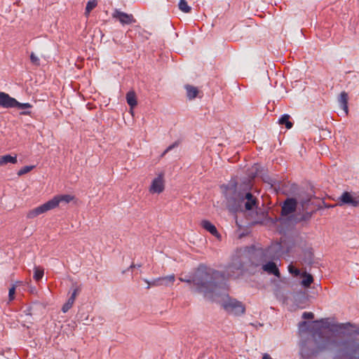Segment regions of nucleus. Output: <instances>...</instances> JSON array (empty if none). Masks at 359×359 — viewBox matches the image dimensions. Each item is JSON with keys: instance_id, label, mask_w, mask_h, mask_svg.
Returning a JSON list of instances; mask_svg holds the SVG:
<instances>
[{"instance_id": "nucleus-1", "label": "nucleus", "mask_w": 359, "mask_h": 359, "mask_svg": "<svg viewBox=\"0 0 359 359\" xmlns=\"http://www.w3.org/2000/svg\"><path fill=\"white\" fill-rule=\"evenodd\" d=\"M181 282L193 284L192 291L202 294L204 298L212 300L228 289L227 279L224 272L200 264L189 277L179 278Z\"/></svg>"}, {"instance_id": "nucleus-2", "label": "nucleus", "mask_w": 359, "mask_h": 359, "mask_svg": "<svg viewBox=\"0 0 359 359\" xmlns=\"http://www.w3.org/2000/svg\"><path fill=\"white\" fill-rule=\"evenodd\" d=\"M335 344V337L328 332L316 329L300 344L299 353L303 359H311L320 353L331 348Z\"/></svg>"}, {"instance_id": "nucleus-3", "label": "nucleus", "mask_w": 359, "mask_h": 359, "mask_svg": "<svg viewBox=\"0 0 359 359\" xmlns=\"http://www.w3.org/2000/svg\"><path fill=\"white\" fill-rule=\"evenodd\" d=\"M233 203L230 205V210L234 212H254L255 210L256 217L254 218V223L261 224L263 222L265 217V212L261 209H258L259 201L250 191L246 192L241 196L238 200L233 199Z\"/></svg>"}, {"instance_id": "nucleus-4", "label": "nucleus", "mask_w": 359, "mask_h": 359, "mask_svg": "<svg viewBox=\"0 0 359 359\" xmlns=\"http://www.w3.org/2000/svg\"><path fill=\"white\" fill-rule=\"evenodd\" d=\"M334 346L337 351L332 359H359V342L355 339L337 341Z\"/></svg>"}, {"instance_id": "nucleus-5", "label": "nucleus", "mask_w": 359, "mask_h": 359, "mask_svg": "<svg viewBox=\"0 0 359 359\" xmlns=\"http://www.w3.org/2000/svg\"><path fill=\"white\" fill-rule=\"evenodd\" d=\"M223 308L229 314L240 316L245 313V308L243 303L236 299L229 298L223 303Z\"/></svg>"}, {"instance_id": "nucleus-6", "label": "nucleus", "mask_w": 359, "mask_h": 359, "mask_svg": "<svg viewBox=\"0 0 359 359\" xmlns=\"http://www.w3.org/2000/svg\"><path fill=\"white\" fill-rule=\"evenodd\" d=\"M298 201L293 197H287L281 204L280 216L276 221H281L283 217H288L294 213L297 209Z\"/></svg>"}, {"instance_id": "nucleus-7", "label": "nucleus", "mask_w": 359, "mask_h": 359, "mask_svg": "<svg viewBox=\"0 0 359 359\" xmlns=\"http://www.w3.org/2000/svg\"><path fill=\"white\" fill-rule=\"evenodd\" d=\"M330 331L344 335H359V326H356L350 323H337L332 325Z\"/></svg>"}, {"instance_id": "nucleus-8", "label": "nucleus", "mask_w": 359, "mask_h": 359, "mask_svg": "<svg viewBox=\"0 0 359 359\" xmlns=\"http://www.w3.org/2000/svg\"><path fill=\"white\" fill-rule=\"evenodd\" d=\"M245 264L239 257L233 258L231 262L226 266L227 275L230 277L235 276L243 273L244 271Z\"/></svg>"}, {"instance_id": "nucleus-9", "label": "nucleus", "mask_w": 359, "mask_h": 359, "mask_svg": "<svg viewBox=\"0 0 359 359\" xmlns=\"http://www.w3.org/2000/svg\"><path fill=\"white\" fill-rule=\"evenodd\" d=\"M355 193L352 194L348 191H344L342 194L338 198V205L339 206L349 205L355 208L358 207L359 201L358 196H355Z\"/></svg>"}, {"instance_id": "nucleus-10", "label": "nucleus", "mask_w": 359, "mask_h": 359, "mask_svg": "<svg viewBox=\"0 0 359 359\" xmlns=\"http://www.w3.org/2000/svg\"><path fill=\"white\" fill-rule=\"evenodd\" d=\"M111 16L114 19L118 20L123 26L130 25L136 22L132 14L126 13L117 8L114 9Z\"/></svg>"}, {"instance_id": "nucleus-11", "label": "nucleus", "mask_w": 359, "mask_h": 359, "mask_svg": "<svg viewBox=\"0 0 359 359\" xmlns=\"http://www.w3.org/2000/svg\"><path fill=\"white\" fill-rule=\"evenodd\" d=\"M163 173H160L155 177L151 184L149 191L152 194H161L164 190Z\"/></svg>"}, {"instance_id": "nucleus-12", "label": "nucleus", "mask_w": 359, "mask_h": 359, "mask_svg": "<svg viewBox=\"0 0 359 359\" xmlns=\"http://www.w3.org/2000/svg\"><path fill=\"white\" fill-rule=\"evenodd\" d=\"M73 198L74 197L69 194L57 195L52 199L47 201V203L50 204L49 208L50 210H52L57 207L61 203H64L65 204L69 203L73 200Z\"/></svg>"}, {"instance_id": "nucleus-13", "label": "nucleus", "mask_w": 359, "mask_h": 359, "mask_svg": "<svg viewBox=\"0 0 359 359\" xmlns=\"http://www.w3.org/2000/svg\"><path fill=\"white\" fill-rule=\"evenodd\" d=\"M299 261L302 264L311 266L314 263V254L311 248H308L302 250L299 257Z\"/></svg>"}, {"instance_id": "nucleus-14", "label": "nucleus", "mask_w": 359, "mask_h": 359, "mask_svg": "<svg viewBox=\"0 0 359 359\" xmlns=\"http://www.w3.org/2000/svg\"><path fill=\"white\" fill-rule=\"evenodd\" d=\"M15 100L8 93L0 92V107L5 109L15 108Z\"/></svg>"}, {"instance_id": "nucleus-15", "label": "nucleus", "mask_w": 359, "mask_h": 359, "mask_svg": "<svg viewBox=\"0 0 359 359\" xmlns=\"http://www.w3.org/2000/svg\"><path fill=\"white\" fill-rule=\"evenodd\" d=\"M50 204L46 202L45 203L39 205V207H36V208H34L31 210H29L27 215V217L28 219H33L38 215L47 212L48 210H50Z\"/></svg>"}, {"instance_id": "nucleus-16", "label": "nucleus", "mask_w": 359, "mask_h": 359, "mask_svg": "<svg viewBox=\"0 0 359 359\" xmlns=\"http://www.w3.org/2000/svg\"><path fill=\"white\" fill-rule=\"evenodd\" d=\"M300 208L299 210H307L310 211L311 210H320L322 208V205L320 204L316 205L313 201H311V198L302 199L300 201Z\"/></svg>"}, {"instance_id": "nucleus-17", "label": "nucleus", "mask_w": 359, "mask_h": 359, "mask_svg": "<svg viewBox=\"0 0 359 359\" xmlns=\"http://www.w3.org/2000/svg\"><path fill=\"white\" fill-rule=\"evenodd\" d=\"M262 269L267 272L269 274L274 275L278 278H279L280 276V273L277 266V264L273 261H269L265 264H263Z\"/></svg>"}, {"instance_id": "nucleus-18", "label": "nucleus", "mask_w": 359, "mask_h": 359, "mask_svg": "<svg viewBox=\"0 0 359 359\" xmlns=\"http://www.w3.org/2000/svg\"><path fill=\"white\" fill-rule=\"evenodd\" d=\"M302 214L300 212H298L296 215L294 220L297 223L309 221L311 219L313 214L316 212V210H311L310 211H307V210H302Z\"/></svg>"}, {"instance_id": "nucleus-19", "label": "nucleus", "mask_w": 359, "mask_h": 359, "mask_svg": "<svg viewBox=\"0 0 359 359\" xmlns=\"http://www.w3.org/2000/svg\"><path fill=\"white\" fill-rule=\"evenodd\" d=\"M201 226L211 233L212 236L220 238L221 235L217 231L216 226L208 220H203L201 222Z\"/></svg>"}, {"instance_id": "nucleus-20", "label": "nucleus", "mask_w": 359, "mask_h": 359, "mask_svg": "<svg viewBox=\"0 0 359 359\" xmlns=\"http://www.w3.org/2000/svg\"><path fill=\"white\" fill-rule=\"evenodd\" d=\"M348 93L345 91H342L339 95L338 102H339V104L341 108L344 111V112L346 115L348 113Z\"/></svg>"}, {"instance_id": "nucleus-21", "label": "nucleus", "mask_w": 359, "mask_h": 359, "mask_svg": "<svg viewBox=\"0 0 359 359\" xmlns=\"http://www.w3.org/2000/svg\"><path fill=\"white\" fill-rule=\"evenodd\" d=\"M71 290L72 291V294L68 298L67 303L72 306L76 299V295L81 292V287L79 285H77V284L75 283L72 284Z\"/></svg>"}, {"instance_id": "nucleus-22", "label": "nucleus", "mask_w": 359, "mask_h": 359, "mask_svg": "<svg viewBox=\"0 0 359 359\" xmlns=\"http://www.w3.org/2000/svg\"><path fill=\"white\" fill-rule=\"evenodd\" d=\"M303 278L301 281V285L304 288H308L313 282V278L311 274L305 272L302 273L300 275Z\"/></svg>"}, {"instance_id": "nucleus-23", "label": "nucleus", "mask_w": 359, "mask_h": 359, "mask_svg": "<svg viewBox=\"0 0 359 359\" xmlns=\"http://www.w3.org/2000/svg\"><path fill=\"white\" fill-rule=\"evenodd\" d=\"M184 88L187 90V96L189 100H191L197 97L199 91L196 87L187 84Z\"/></svg>"}, {"instance_id": "nucleus-24", "label": "nucleus", "mask_w": 359, "mask_h": 359, "mask_svg": "<svg viewBox=\"0 0 359 359\" xmlns=\"http://www.w3.org/2000/svg\"><path fill=\"white\" fill-rule=\"evenodd\" d=\"M126 101L130 108H134L137 104L136 94L133 90L126 93Z\"/></svg>"}, {"instance_id": "nucleus-25", "label": "nucleus", "mask_w": 359, "mask_h": 359, "mask_svg": "<svg viewBox=\"0 0 359 359\" xmlns=\"http://www.w3.org/2000/svg\"><path fill=\"white\" fill-rule=\"evenodd\" d=\"M18 162L17 156H12L10 154L2 156L0 158V166L6 165L8 163L15 164Z\"/></svg>"}, {"instance_id": "nucleus-26", "label": "nucleus", "mask_w": 359, "mask_h": 359, "mask_svg": "<svg viewBox=\"0 0 359 359\" xmlns=\"http://www.w3.org/2000/svg\"><path fill=\"white\" fill-rule=\"evenodd\" d=\"M290 116L287 114H283L278 119L280 125H285L287 129H290L293 126V123L290 121Z\"/></svg>"}, {"instance_id": "nucleus-27", "label": "nucleus", "mask_w": 359, "mask_h": 359, "mask_svg": "<svg viewBox=\"0 0 359 359\" xmlns=\"http://www.w3.org/2000/svg\"><path fill=\"white\" fill-rule=\"evenodd\" d=\"M265 182H267L270 184L271 187L273 188L276 192H278L281 189V182L277 180L276 179L268 177L267 180H264Z\"/></svg>"}, {"instance_id": "nucleus-28", "label": "nucleus", "mask_w": 359, "mask_h": 359, "mask_svg": "<svg viewBox=\"0 0 359 359\" xmlns=\"http://www.w3.org/2000/svg\"><path fill=\"white\" fill-rule=\"evenodd\" d=\"M175 280V276L174 274H171L169 276L161 277L162 285L163 286H170L172 285Z\"/></svg>"}, {"instance_id": "nucleus-29", "label": "nucleus", "mask_w": 359, "mask_h": 359, "mask_svg": "<svg viewBox=\"0 0 359 359\" xmlns=\"http://www.w3.org/2000/svg\"><path fill=\"white\" fill-rule=\"evenodd\" d=\"M280 248L279 245H276L274 246H269L267 248L264 250V252H262V254L266 257H268L269 259H274L276 255L272 254V252L273 250V248Z\"/></svg>"}, {"instance_id": "nucleus-30", "label": "nucleus", "mask_w": 359, "mask_h": 359, "mask_svg": "<svg viewBox=\"0 0 359 359\" xmlns=\"http://www.w3.org/2000/svg\"><path fill=\"white\" fill-rule=\"evenodd\" d=\"M178 7L180 11L185 13H189L191 11V6H189L186 0H180Z\"/></svg>"}, {"instance_id": "nucleus-31", "label": "nucleus", "mask_w": 359, "mask_h": 359, "mask_svg": "<svg viewBox=\"0 0 359 359\" xmlns=\"http://www.w3.org/2000/svg\"><path fill=\"white\" fill-rule=\"evenodd\" d=\"M97 2L96 0L88 1L86 6L85 15L88 16L91 11L97 6Z\"/></svg>"}, {"instance_id": "nucleus-32", "label": "nucleus", "mask_w": 359, "mask_h": 359, "mask_svg": "<svg viewBox=\"0 0 359 359\" xmlns=\"http://www.w3.org/2000/svg\"><path fill=\"white\" fill-rule=\"evenodd\" d=\"M34 168H35V165L24 166L20 170H18L17 174L19 177L24 175L28 173L29 172H30L31 170H32Z\"/></svg>"}, {"instance_id": "nucleus-33", "label": "nucleus", "mask_w": 359, "mask_h": 359, "mask_svg": "<svg viewBox=\"0 0 359 359\" xmlns=\"http://www.w3.org/2000/svg\"><path fill=\"white\" fill-rule=\"evenodd\" d=\"M15 108L21 109H28L32 108V105L29 103H20L17 100H15Z\"/></svg>"}, {"instance_id": "nucleus-34", "label": "nucleus", "mask_w": 359, "mask_h": 359, "mask_svg": "<svg viewBox=\"0 0 359 359\" xmlns=\"http://www.w3.org/2000/svg\"><path fill=\"white\" fill-rule=\"evenodd\" d=\"M43 276V270L39 268L35 267L34 269V278L39 281L40 280Z\"/></svg>"}, {"instance_id": "nucleus-35", "label": "nucleus", "mask_w": 359, "mask_h": 359, "mask_svg": "<svg viewBox=\"0 0 359 359\" xmlns=\"http://www.w3.org/2000/svg\"><path fill=\"white\" fill-rule=\"evenodd\" d=\"M145 281L148 283V286L147 287V288H149L150 286H161V285H162L161 277L154 279L151 282H149L147 280H145Z\"/></svg>"}, {"instance_id": "nucleus-36", "label": "nucleus", "mask_w": 359, "mask_h": 359, "mask_svg": "<svg viewBox=\"0 0 359 359\" xmlns=\"http://www.w3.org/2000/svg\"><path fill=\"white\" fill-rule=\"evenodd\" d=\"M288 271L291 274L295 276H300L302 274L301 271L299 269L295 268L292 264L288 266Z\"/></svg>"}, {"instance_id": "nucleus-37", "label": "nucleus", "mask_w": 359, "mask_h": 359, "mask_svg": "<svg viewBox=\"0 0 359 359\" xmlns=\"http://www.w3.org/2000/svg\"><path fill=\"white\" fill-rule=\"evenodd\" d=\"M30 60L32 65L35 66H39L40 65V60L39 58L32 52L30 54Z\"/></svg>"}, {"instance_id": "nucleus-38", "label": "nucleus", "mask_w": 359, "mask_h": 359, "mask_svg": "<svg viewBox=\"0 0 359 359\" xmlns=\"http://www.w3.org/2000/svg\"><path fill=\"white\" fill-rule=\"evenodd\" d=\"M35 306H36V304H33L32 305L27 306L24 311V313H25V315H27V316L33 315V310H34V307Z\"/></svg>"}, {"instance_id": "nucleus-39", "label": "nucleus", "mask_w": 359, "mask_h": 359, "mask_svg": "<svg viewBox=\"0 0 359 359\" xmlns=\"http://www.w3.org/2000/svg\"><path fill=\"white\" fill-rule=\"evenodd\" d=\"M15 292V286L13 285L8 291V299L10 301H13L14 299V295Z\"/></svg>"}, {"instance_id": "nucleus-40", "label": "nucleus", "mask_w": 359, "mask_h": 359, "mask_svg": "<svg viewBox=\"0 0 359 359\" xmlns=\"http://www.w3.org/2000/svg\"><path fill=\"white\" fill-rule=\"evenodd\" d=\"M318 204H320V205H322V208L324 207L325 208H332L336 207L337 205H339L338 203H335V204H327L325 201H322L321 203H319Z\"/></svg>"}, {"instance_id": "nucleus-41", "label": "nucleus", "mask_w": 359, "mask_h": 359, "mask_svg": "<svg viewBox=\"0 0 359 359\" xmlns=\"http://www.w3.org/2000/svg\"><path fill=\"white\" fill-rule=\"evenodd\" d=\"M314 318V315L311 312H304L302 314V318L304 319H313Z\"/></svg>"}, {"instance_id": "nucleus-42", "label": "nucleus", "mask_w": 359, "mask_h": 359, "mask_svg": "<svg viewBox=\"0 0 359 359\" xmlns=\"http://www.w3.org/2000/svg\"><path fill=\"white\" fill-rule=\"evenodd\" d=\"M177 146L178 143L177 142H174L173 144L167 147V149L164 151L162 155L163 156L165 154H166L167 152H168L169 151L172 150L173 148Z\"/></svg>"}, {"instance_id": "nucleus-43", "label": "nucleus", "mask_w": 359, "mask_h": 359, "mask_svg": "<svg viewBox=\"0 0 359 359\" xmlns=\"http://www.w3.org/2000/svg\"><path fill=\"white\" fill-rule=\"evenodd\" d=\"M72 308V306L68 304L67 302L62 306V311L63 313H67L70 309Z\"/></svg>"}, {"instance_id": "nucleus-44", "label": "nucleus", "mask_w": 359, "mask_h": 359, "mask_svg": "<svg viewBox=\"0 0 359 359\" xmlns=\"http://www.w3.org/2000/svg\"><path fill=\"white\" fill-rule=\"evenodd\" d=\"M229 186H231V189L236 190V186H237V182H231L229 184L225 186L226 189H228Z\"/></svg>"}, {"instance_id": "nucleus-45", "label": "nucleus", "mask_w": 359, "mask_h": 359, "mask_svg": "<svg viewBox=\"0 0 359 359\" xmlns=\"http://www.w3.org/2000/svg\"><path fill=\"white\" fill-rule=\"evenodd\" d=\"M20 115H24V116H26V115H30L31 114V111H28V110H25V111H22L20 112Z\"/></svg>"}, {"instance_id": "nucleus-46", "label": "nucleus", "mask_w": 359, "mask_h": 359, "mask_svg": "<svg viewBox=\"0 0 359 359\" xmlns=\"http://www.w3.org/2000/svg\"><path fill=\"white\" fill-rule=\"evenodd\" d=\"M307 322L306 321H302L299 323V326L300 328H302V327H306L307 326Z\"/></svg>"}, {"instance_id": "nucleus-47", "label": "nucleus", "mask_w": 359, "mask_h": 359, "mask_svg": "<svg viewBox=\"0 0 359 359\" xmlns=\"http://www.w3.org/2000/svg\"><path fill=\"white\" fill-rule=\"evenodd\" d=\"M141 266H142V265H141V264H137V265H135V264H132L130 266V267H129V269H133V268H135V267H137V268H140Z\"/></svg>"}, {"instance_id": "nucleus-48", "label": "nucleus", "mask_w": 359, "mask_h": 359, "mask_svg": "<svg viewBox=\"0 0 359 359\" xmlns=\"http://www.w3.org/2000/svg\"><path fill=\"white\" fill-rule=\"evenodd\" d=\"M245 182H246L245 186H246L247 187H250V184H250V181H249V180H245Z\"/></svg>"}, {"instance_id": "nucleus-49", "label": "nucleus", "mask_w": 359, "mask_h": 359, "mask_svg": "<svg viewBox=\"0 0 359 359\" xmlns=\"http://www.w3.org/2000/svg\"><path fill=\"white\" fill-rule=\"evenodd\" d=\"M358 201H359V197L358 196Z\"/></svg>"}]
</instances>
